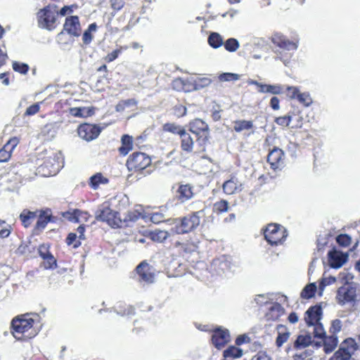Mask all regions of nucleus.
<instances>
[{"label": "nucleus", "instance_id": "14", "mask_svg": "<svg viewBox=\"0 0 360 360\" xmlns=\"http://www.w3.org/2000/svg\"><path fill=\"white\" fill-rule=\"evenodd\" d=\"M63 30L70 35L79 37L81 34V26L79 17L77 15H71L66 18L63 25Z\"/></svg>", "mask_w": 360, "mask_h": 360}, {"label": "nucleus", "instance_id": "27", "mask_svg": "<svg viewBox=\"0 0 360 360\" xmlns=\"http://www.w3.org/2000/svg\"><path fill=\"white\" fill-rule=\"evenodd\" d=\"M177 193L178 198L182 202L190 200L193 196L192 188L188 184L180 186Z\"/></svg>", "mask_w": 360, "mask_h": 360}, {"label": "nucleus", "instance_id": "40", "mask_svg": "<svg viewBox=\"0 0 360 360\" xmlns=\"http://www.w3.org/2000/svg\"><path fill=\"white\" fill-rule=\"evenodd\" d=\"M188 83H190L188 79L185 80L182 78H176L172 82V88L178 91H188L190 90L186 89V86Z\"/></svg>", "mask_w": 360, "mask_h": 360}, {"label": "nucleus", "instance_id": "5", "mask_svg": "<svg viewBox=\"0 0 360 360\" xmlns=\"http://www.w3.org/2000/svg\"><path fill=\"white\" fill-rule=\"evenodd\" d=\"M34 320L32 318H15L11 322V327L13 328V335L18 340H22L25 338L30 337V334L25 335L30 329L33 327Z\"/></svg>", "mask_w": 360, "mask_h": 360}, {"label": "nucleus", "instance_id": "28", "mask_svg": "<svg viewBox=\"0 0 360 360\" xmlns=\"http://www.w3.org/2000/svg\"><path fill=\"white\" fill-rule=\"evenodd\" d=\"M122 146L119 148L121 155H126L132 149V137L129 135L124 134L121 139Z\"/></svg>", "mask_w": 360, "mask_h": 360}, {"label": "nucleus", "instance_id": "17", "mask_svg": "<svg viewBox=\"0 0 360 360\" xmlns=\"http://www.w3.org/2000/svg\"><path fill=\"white\" fill-rule=\"evenodd\" d=\"M19 140L17 137L11 139L4 146L0 149V163L7 162L11 156L13 150L17 146Z\"/></svg>", "mask_w": 360, "mask_h": 360}, {"label": "nucleus", "instance_id": "57", "mask_svg": "<svg viewBox=\"0 0 360 360\" xmlns=\"http://www.w3.org/2000/svg\"><path fill=\"white\" fill-rule=\"evenodd\" d=\"M44 259L46 261V269H52L54 266H56V259L50 252H47L46 258H44Z\"/></svg>", "mask_w": 360, "mask_h": 360}, {"label": "nucleus", "instance_id": "46", "mask_svg": "<svg viewBox=\"0 0 360 360\" xmlns=\"http://www.w3.org/2000/svg\"><path fill=\"white\" fill-rule=\"evenodd\" d=\"M352 238L346 233H341L336 237L337 243L342 247H347L351 243Z\"/></svg>", "mask_w": 360, "mask_h": 360}, {"label": "nucleus", "instance_id": "32", "mask_svg": "<svg viewBox=\"0 0 360 360\" xmlns=\"http://www.w3.org/2000/svg\"><path fill=\"white\" fill-rule=\"evenodd\" d=\"M207 41L209 45L213 49H218L224 44L222 37L217 32H211Z\"/></svg>", "mask_w": 360, "mask_h": 360}, {"label": "nucleus", "instance_id": "42", "mask_svg": "<svg viewBox=\"0 0 360 360\" xmlns=\"http://www.w3.org/2000/svg\"><path fill=\"white\" fill-rule=\"evenodd\" d=\"M170 218L171 217H169V214H166L162 213V212H157L151 214L150 217V221L154 224H160L161 222H166L168 224H169V223L167 221V220Z\"/></svg>", "mask_w": 360, "mask_h": 360}, {"label": "nucleus", "instance_id": "52", "mask_svg": "<svg viewBox=\"0 0 360 360\" xmlns=\"http://www.w3.org/2000/svg\"><path fill=\"white\" fill-rule=\"evenodd\" d=\"M77 236L75 233H70L66 238V243L68 245H73L74 248H77L80 246L81 243L79 240H77Z\"/></svg>", "mask_w": 360, "mask_h": 360}, {"label": "nucleus", "instance_id": "38", "mask_svg": "<svg viewBox=\"0 0 360 360\" xmlns=\"http://www.w3.org/2000/svg\"><path fill=\"white\" fill-rule=\"evenodd\" d=\"M229 202L226 200H221L214 203L213 212L217 214H220L229 211Z\"/></svg>", "mask_w": 360, "mask_h": 360}, {"label": "nucleus", "instance_id": "6", "mask_svg": "<svg viewBox=\"0 0 360 360\" xmlns=\"http://www.w3.org/2000/svg\"><path fill=\"white\" fill-rule=\"evenodd\" d=\"M335 299L340 305L356 302V284L354 283H348L340 287L336 292Z\"/></svg>", "mask_w": 360, "mask_h": 360}, {"label": "nucleus", "instance_id": "51", "mask_svg": "<svg viewBox=\"0 0 360 360\" xmlns=\"http://www.w3.org/2000/svg\"><path fill=\"white\" fill-rule=\"evenodd\" d=\"M169 234L166 231L158 230L153 233L152 238L154 240H158L159 242H163L165 240Z\"/></svg>", "mask_w": 360, "mask_h": 360}, {"label": "nucleus", "instance_id": "48", "mask_svg": "<svg viewBox=\"0 0 360 360\" xmlns=\"http://www.w3.org/2000/svg\"><path fill=\"white\" fill-rule=\"evenodd\" d=\"M311 326L313 327V333L315 338H323L326 336V332L323 326L320 322L314 323V325Z\"/></svg>", "mask_w": 360, "mask_h": 360}, {"label": "nucleus", "instance_id": "56", "mask_svg": "<svg viewBox=\"0 0 360 360\" xmlns=\"http://www.w3.org/2000/svg\"><path fill=\"white\" fill-rule=\"evenodd\" d=\"M30 243H22L18 248L16 252L19 255H26L30 253L32 250L30 247Z\"/></svg>", "mask_w": 360, "mask_h": 360}, {"label": "nucleus", "instance_id": "22", "mask_svg": "<svg viewBox=\"0 0 360 360\" xmlns=\"http://www.w3.org/2000/svg\"><path fill=\"white\" fill-rule=\"evenodd\" d=\"M51 210H41L35 225V229L43 230L47 224L51 221Z\"/></svg>", "mask_w": 360, "mask_h": 360}, {"label": "nucleus", "instance_id": "60", "mask_svg": "<svg viewBox=\"0 0 360 360\" xmlns=\"http://www.w3.org/2000/svg\"><path fill=\"white\" fill-rule=\"evenodd\" d=\"M267 89V93H270L275 95L281 94L283 92V87L278 84H268Z\"/></svg>", "mask_w": 360, "mask_h": 360}, {"label": "nucleus", "instance_id": "33", "mask_svg": "<svg viewBox=\"0 0 360 360\" xmlns=\"http://www.w3.org/2000/svg\"><path fill=\"white\" fill-rule=\"evenodd\" d=\"M316 290V283H310L302 289L300 296L304 299H310L314 296Z\"/></svg>", "mask_w": 360, "mask_h": 360}, {"label": "nucleus", "instance_id": "20", "mask_svg": "<svg viewBox=\"0 0 360 360\" xmlns=\"http://www.w3.org/2000/svg\"><path fill=\"white\" fill-rule=\"evenodd\" d=\"M181 149L186 152L187 153H191L193 152L194 141L191 134L185 131L184 132H181Z\"/></svg>", "mask_w": 360, "mask_h": 360}, {"label": "nucleus", "instance_id": "50", "mask_svg": "<svg viewBox=\"0 0 360 360\" xmlns=\"http://www.w3.org/2000/svg\"><path fill=\"white\" fill-rule=\"evenodd\" d=\"M335 281H336V278L334 276L323 278L319 283V290H320L319 295H322V292L324 290V288H326V286L333 284V283L335 282Z\"/></svg>", "mask_w": 360, "mask_h": 360}, {"label": "nucleus", "instance_id": "44", "mask_svg": "<svg viewBox=\"0 0 360 360\" xmlns=\"http://www.w3.org/2000/svg\"><path fill=\"white\" fill-rule=\"evenodd\" d=\"M297 101L305 107H309L311 105L313 101L309 92H300Z\"/></svg>", "mask_w": 360, "mask_h": 360}, {"label": "nucleus", "instance_id": "2", "mask_svg": "<svg viewBox=\"0 0 360 360\" xmlns=\"http://www.w3.org/2000/svg\"><path fill=\"white\" fill-rule=\"evenodd\" d=\"M95 218L97 221L106 222L112 228L122 226V220L117 212L110 208L108 202L100 205L95 212Z\"/></svg>", "mask_w": 360, "mask_h": 360}, {"label": "nucleus", "instance_id": "41", "mask_svg": "<svg viewBox=\"0 0 360 360\" xmlns=\"http://www.w3.org/2000/svg\"><path fill=\"white\" fill-rule=\"evenodd\" d=\"M163 130L165 131L171 132L174 134H179L181 136V132H184L186 130L182 128L180 125L176 124L175 123H166L163 125Z\"/></svg>", "mask_w": 360, "mask_h": 360}, {"label": "nucleus", "instance_id": "16", "mask_svg": "<svg viewBox=\"0 0 360 360\" xmlns=\"http://www.w3.org/2000/svg\"><path fill=\"white\" fill-rule=\"evenodd\" d=\"M322 315V308L320 305L310 307L305 312L304 320L307 325H314V323L320 322Z\"/></svg>", "mask_w": 360, "mask_h": 360}, {"label": "nucleus", "instance_id": "12", "mask_svg": "<svg viewBox=\"0 0 360 360\" xmlns=\"http://www.w3.org/2000/svg\"><path fill=\"white\" fill-rule=\"evenodd\" d=\"M329 266L333 269H340L348 260V254L338 251L333 248L328 252Z\"/></svg>", "mask_w": 360, "mask_h": 360}, {"label": "nucleus", "instance_id": "62", "mask_svg": "<svg viewBox=\"0 0 360 360\" xmlns=\"http://www.w3.org/2000/svg\"><path fill=\"white\" fill-rule=\"evenodd\" d=\"M110 2L111 8L116 11L121 10L124 5V0H110Z\"/></svg>", "mask_w": 360, "mask_h": 360}, {"label": "nucleus", "instance_id": "59", "mask_svg": "<svg viewBox=\"0 0 360 360\" xmlns=\"http://www.w3.org/2000/svg\"><path fill=\"white\" fill-rule=\"evenodd\" d=\"M286 89L288 91V96L290 99H297L300 92L298 87L288 86H287Z\"/></svg>", "mask_w": 360, "mask_h": 360}, {"label": "nucleus", "instance_id": "39", "mask_svg": "<svg viewBox=\"0 0 360 360\" xmlns=\"http://www.w3.org/2000/svg\"><path fill=\"white\" fill-rule=\"evenodd\" d=\"M211 79L208 77H198L193 80V90L198 91L200 90L211 84Z\"/></svg>", "mask_w": 360, "mask_h": 360}, {"label": "nucleus", "instance_id": "54", "mask_svg": "<svg viewBox=\"0 0 360 360\" xmlns=\"http://www.w3.org/2000/svg\"><path fill=\"white\" fill-rule=\"evenodd\" d=\"M342 330V321L339 319H335L332 321L331 326L330 328V333L332 335H336V333H339Z\"/></svg>", "mask_w": 360, "mask_h": 360}, {"label": "nucleus", "instance_id": "4", "mask_svg": "<svg viewBox=\"0 0 360 360\" xmlns=\"http://www.w3.org/2000/svg\"><path fill=\"white\" fill-rule=\"evenodd\" d=\"M263 231L265 240L271 245L281 244L288 236L287 230L278 224H269Z\"/></svg>", "mask_w": 360, "mask_h": 360}, {"label": "nucleus", "instance_id": "49", "mask_svg": "<svg viewBox=\"0 0 360 360\" xmlns=\"http://www.w3.org/2000/svg\"><path fill=\"white\" fill-rule=\"evenodd\" d=\"M197 137V142L201 147V150L202 151L205 150V146L209 141L210 138V131L205 132V134H200L199 136H195Z\"/></svg>", "mask_w": 360, "mask_h": 360}, {"label": "nucleus", "instance_id": "24", "mask_svg": "<svg viewBox=\"0 0 360 360\" xmlns=\"http://www.w3.org/2000/svg\"><path fill=\"white\" fill-rule=\"evenodd\" d=\"M278 335L276 340V345L281 347L289 338L290 333L283 325L277 326Z\"/></svg>", "mask_w": 360, "mask_h": 360}, {"label": "nucleus", "instance_id": "34", "mask_svg": "<svg viewBox=\"0 0 360 360\" xmlns=\"http://www.w3.org/2000/svg\"><path fill=\"white\" fill-rule=\"evenodd\" d=\"M253 127V122L250 120H236L234 122L233 129L236 132H241L243 130H249Z\"/></svg>", "mask_w": 360, "mask_h": 360}, {"label": "nucleus", "instance_id": "1", "mask_svg": "<svg viewBox=\"0 0 360 360\" xmlns=\"http://www.w3.org/2000/svg\"><path fill=\"white\" fill-rule=\"evenodd\" d=\"M205 215L204 210L194 212L182 218H170L167 220L169 225L173 226L170 230L172 233L185 234L190 233L200 225V218Z\"/></svg>", "mask_w": 360, "mask_h": 360}, {"label": "nucleus", "instance_id": "29", "mask_svg": "<svg viewBox=\"0 0 360 360\" xmlns=\"http://www.w3.org/2000/svg\"><path fill=\"white\" fill-rule=\"evenodd\" d=\"M115 311L120 316H131L135 314V308L131 305L120 304L114 309Z\"/></svg>", "mask_w": 360, "mask_h": 360}, {"label": "nucleus", "instance_id": "31", "mask_svg": "<svg viewBox=\"0 0 360 360\" xmlns=\"http://www.w3.org/2000/svg\"><path fill=\"white\" fill-rule=\"evenodd\" d=\"M243 354V351L242 349L231 345L224 351L223 356L225 359L230 357L238 359L241 357Z\"/></svg>", "mask_w": 360, "mask_h": 360}, {"label": "nucleus", "instance_id": "25", "mask_svg": "<svg viewBox=\"0 0 360 360\" xmlns=\"http://www.w3.org/2000/svg\"><path fill=\"white\" fill-rule=\"evenodd\" d=\"M109 180L101 172H98L92 175L89 178V185L94 190H96L101 184H107Z\"/></svg>", "mask_w": 360, "mask_h": 360}, {"label": "nucleus", "instance_id": "19", "mask_svg": "<svg viewBox=\"0 0 360 360\" xmlns=\"http://www.w3.org/2000/svg\"><path fill=\"white\" fill-rule=\"evenodd\" d=\"M189 130L195 136L210 131L208 124L200 119H195L189 123Z\"/></svg>", "mask_w": 360, "mask_h": 360}, {"label": "nucleus", "instance_id": "58", "mask_svg": "<svg viewBox=\"0 0 360 360\" xmlns=\"http://www.w3.org/2000/svg\"><path fill=\"white\" fill-rule=\"evenodd\" d=\"M4 224L5 221L0 220V238H7L11 233L10 226H4Z\"/></svg>", "mask_w": 360, "mask_h": 360}, {"label": "nucleus", "instance_id": "10", "mask_svg": "<svg viewBox=\"0 0 360 360\" xmlns=\"http://www.w3.org/2000/svg\"><path fill=\"white\" fill-rule=\"evenodd\" d=\"M267 162L274 170H281L284 167V152L279 148L274 147L267 156Z\"/></svg>", "mask_w": 360, "mask_h": 360}, {"label": "nucleus", "instance_id": "63", "mask_svg": "<svg viewBox=\"0 0 360 360\" xmlns=\"http://www.w3.org/2000/svg\"><path fill=\"white\" fill-rule=\"evenodd\" d=\"M251 360H272L266 352L260 351L252 356Z\"/></svg>", "mask_w": 360, "mask_h": 360}, {"label": "nucleus", "instance_id": "3", "mask_svg": "<svg viewBox=\"0 0 360 360\" xmlns=\"http://www.w3.org/2000/svg\"><path fill=\"white\" fill-rule=\"evenodd\" d=\"M58 15V6L55 4L40 9L37 13L39 27L49 31L54 30Z\"/></svg>", "mask_w": 360, "mask_h": 360}, {"label": "nucleus", "instance_id": "61", "mask_svg": "<svg viewBox=\"0 0 360 360\" xmlns=\"http://www.w3.org/2000/svg\"><path fill=\"white\" fill-rule=\"evenodd\" d=\"M39 108L40 106L39 103H34L27 108L25 115L28 116L34 115L39 112Z\"/></svg>", "mask_w": 360, "mask_h": 360}, {"label": "nucleus", "instance_id": "13", "mask_svg": "<svg viewBox=\"0 0 360 360\" xmlns=\"http://www.w3.org/2000/svg\"><path fill=\"white\" fill-rule=\"evenodd\" d=\"M136 273L139 275V281L146 283L154 282V274L152 267L146 262H141L136 268Z\"/></svg>", "mask_w": 360, "mask_h": 360}, {"label": "nucleus", "instance_id": "21", "mask_svg": "<svg viewBox=\"0 0 360 360\" xmlns=\"http://www.w3.org/2000/svg\"><path fill=\"white\" fill-rule=\"evenodd\" d=\"M323 350L326 354L332 352L337 347L338 339L336 335L325 336L323 340Z\"/></svg>", "mask_w": 360, "mask_h": 360}, {"label": "nucleus", "instance_id": "43", "mask_svg": "<svg viewBox=\"0 0 360 360\" xmlns=\"http://www.w3.org/2000/svg\"><path fill=\"white\" fill-rule=\"evenodd\" d=\"M226 51L234 52L239 48V41L235 38H229L223 44Z\"/></svg>", "mask_w": 360, "mask_h": 360}, {"label": "nucleus", "instance_id": "45", "mask_svg": "<svg viewBox=\"0 0 360 360\" xmlns=\"http://www.w3.org/2000/svg\"><path fill=\"white\" fill-rule=\"evenodd\" d=\"M13 69L22 75H25L29 71L30 67L27 63L15 61L13 63Z\"/></svg>", "mask_w": 360, "mask_h": 360}, {"label": "nucleus", "instance_id": "9", "mask_svg": "<svg viewBox=\"0 0 360 360\" xmlns=\"http://www.w3.org/2000/svg\"><path fill=\"white\" fill-rule=\"evenodd\" d=\"M272 43L283 51H296L298 48V41L289 40L281 33L276 32L271 37Z\"/></svg>", "mask_w": 360, "mask_h": 360}, {"label": "nucleus", "instance_id": "64", "mask_svg": "<svg viewBox=\"0 0 360 360\" xmlns=\"http://www.w3.org/2000/svg\"><path fill=\"white\" fill-rule=\"evenodd\" d=\"M249 342H250V338L245 334L238 335L236 338V341H235L236 345L238 346H240L243 344Z\"/></svg>", "mask_w": 360, "mask_h": 360}, {"label": "nucleus", "instance_id": "23", "mask_svg": "<svg viewBox=\"0 0 360 360\" xmlns=\"http://www.w3.org/2000/svg\"><path fill=\"white\" fill-rule=\"evenodd\" d=\"M70 114L77 117H87L94 114V107H79L70 108Z\"/></svg>", "mask_w": 360, "mask_h": 360}, {"label": "nucleus", "instance_id": "26", "mask_svg": "<svg viewBox=\"0 0 360 360\" xmlns=\"http://www.w3.org/2000/svg\"><path fill=\"white\" fill-rule=\"evenodd\" d=\"M283 313V308L278 303H271L266 316L267 319L276 320Z\"/></svg>", "mask_w": 360, "mask_h": 360}, {"label": "nucleus", "instance_id": "8", "mask_svg": "<svg viewBox=\"0 0 360 360\" xmlns=\"http://www.w3.org/2000/svg\"><path fill=\"white\" fill-rule=\"evenodd\" d=\"M101 130L102 129L97 124L84 123L78 127L77 134L83 140L91 141L98 136Z\"/></svg>", "mask_w": 360, "mask_h": 360}, {"label": "nucleus", "instance_id": "11", "mask_svg": "<svg viewBox=\"0 0 360 360\" xmlns=\"http://www.w3.org/2000/svg\"><path fill=\"white\" fill-rule=\"evenodd\" d=\"M229 340L230 333L228 329L217 327L214 330L212 336V341L217 349H221L229 342Z\"/></svg>", "mask_w": 360, "mask_h": 360}, {"label": "nucleus", "instance_id": "37", "mask_svg": "<svg viewBox=\"0 0 360 360\" xmlns=\"http://www.w3.org/2000/svg\"><path fill=\"white\" fill-rule=\"evenodd\" d=\"M37 216L36 212L24 210L20 214V219L25 227L30 225V219H34Z\"/></svg>", "mask_w": 360, "mask_h": 360}, {"label": "nucleus", "instance_id": "30", "mask_svg": "<svg viewBox=\"0 0 360 360\" xmlns=\"http://www.w3.org/2000/svg\"><path fill=\"white\" fill-rule=\"evenodd\" d=\"M312 343L310 335H300L294 342V347L297 349H302L308 347Z\"/></svg>", "mask_w": 360, "mask_h": 360}, {"label": "nucleus", "instance_id": "18", "mask_svg": "<svg viewBox=\"0 0 360 360\" xmlns=\"http://www.w3.org/2000/svg\"><path fill=\"white\" fill-rule=\"evenodd\" d=\"M222 187L225 193L231 195L236 192L241 191L243 189V184L236 176H232L230 179L226 181L223 184Z\"/></svg>", "mask_w": 360, "mask_h": 360}, {"label": "nucleus", "instance_id": "55", "mask_svg": "<svg viewBox=\"0 0 360 360\" xmlns=\"http://www.w3.org/2000/svg\"><path fill=\"white\" fill-rule=\"evenodd\" d=\"M292 120V117L289 115L278 117L276 118L275 122L277 124L282 126V127H288L289 126L290 122Z\"/></svg>", "mask_w": 360, "mask_h": 360}, {"label": "nucleus", "instance_id": "7", "mask_svg": "<svg viewBox=\"0 0 360 360\" xmlns=\"http://www.w3.org/2000/svg\"><path fill=\"white\" fill-rule=\"evenodd\" d=\"M151 164L150 158L144 153L134 152L130 155L127 161L129 171L143 170Z\"/></svg>", "mask_w": 360, "mask_h": 360}, {"label": "nucleus", "instance_id": "35", "mask_svg": "<svg viewBox=\"0 0 360 360\" xmlns=\"http://www.w3.org/2000/svg\"><path fill=\"white\" fill-rule=\"evenodd\" d=\"M229 259L230 258H228L225 256H222L220 258L214 259L213 261V265L215 266H219V269L224 272L226 270L231 269V268Z\"/></svg>", "mask_w": 360, "mask_h": 360}, {"label": "nucleus", "instance_id": "15", "mask_svg": "<svg viewBox=\"0 0 360 360\" xmlns=\"http://www.w3.org/2000/svg\"><path fill=\"white\" fill-rule=\"evenodd\" d=\"M359 347L358 342L352 338L345 339L340 345L338 351L343 354V359L349 360L352 353Z\"/></svg>", "mask_w": 360, "mask_h": 360}, {"label": "nucleus", "instance_id": "36", "mask_svg": "<svg viewBox=\"0 0 360 360\" xmlns=\"http://www.w3.org/2000/svg\"><path fill=\"white\" fill-rule=\"evenodd\" d=\"M141 213L136 210H133V211H129L125 217L124 218V219H122V226H129V222H135L140 217H141Z\"/></svg>", "mask_w": 360, "mask_h": 360}, {"label": "nucleus", "instance_id": "53", "mask_svg": "<svg viewBox=\"0 0 360 360\" xmlns=\"http://www.w3.org/2000/svg\"><path fill=\"white\" fill-rule=\"evenodd\" d=\"M270 297L268 294H259L255 296L254 302L259 306L269 303Z\"/></svg>", "mask_w": 360, "mask_h": 360}, {"label": "nucleus", "instance_id": "47", "mask_svg": "<svg viewBox=\"0 0 360 360\" xmlns=\"http://www.w3.org/2000/svg\"><path fill=\"white\" fill-rule=\"evenodd\" d=\"M240 79V75L236 73L232 72H224L220 74L219 76V79L221 82H231V81H237Z\"/></svg>", "mask_w": 360, "mask_h": 360}]
</instances>
